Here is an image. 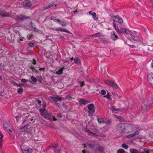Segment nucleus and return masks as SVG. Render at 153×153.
<instances>
[{"instance_id":"f257e3e1","label":"nucleus","mask_w":153,"mask_h":153,"mask_svg":"<svg viewBox=\"0 0 153 153\" xmlns=\"http://www.w3.org/2000/svg\"><path fill=\"white\" fill-rule=\"evenodd\" d=\"M153 103V100L152 98H149L145 99L143 102V104L147 107H149Z\"/></svg>"},{"instance_id":"f03ea898","label":"nucleus","mask_w":153,"mask_h":153,"mask_svg":"<svg viewBox=\"0 0 153 153\" xmlns=\"http://www.w3.org/2000/svg\"><path fill=\"white\" fill-rule=\"evenodd\" d=\"M117 130L120 132H126V127L125 126V125L123 124L119 123L117 126L116 127Z\"/></svg>"},{"instance_id":"7ed1b4c3","label":"nucleus","mask_w":153,"mask_h":153,"mask_svg":"<svg viewBox=\"0 0 153 153\" xmlns=\"http://www.w3.org/2000/svg\"><path fill=\"white\" fill-rule=\"evenodd\" d=\"M94 107V105L93 104H89L88 105V108L89 109L88 113L89 116H92L95 111Z\"/></svg>"},{"instance_id":"20e7f679","label":"nucleus","mask_w":153,"mask_h":153,"mask_svg":"<svg viewBox=\"0 0 153 153\" xmlns=\"http://www.w3.org/2000/svg\"><path fill=\"white\" fill-rule=\"evenodd\" d=\"M104 82L106 85L112 87L114 89H117L118 88V86L117 84L113 82L105 80Z\"/></svg>"},{"instance_id":"39448f33","label":"nucleus","mask_w":153,"mask_h":153,"mask_svg":"<svg viewBox=\"0 0 153 153\" xmlns=\"http://www.w3.org/2000/svg\"><path fill=\"white\" fill-rule=\"evenodd\" d=\"M27 19H30V18L29 16L22 15V14L16 15V21H22Z\"/></svg>"},{"instance_id":"423d86ee","label":"nucleus","mask_w":153,"mask_h":153,"mask_svg":"<svg viewBox=\"0 0 153 153\" xmlns=\"http://www.w3.org/2000/svg\"><path fill=\"white\" fill-rule=\"evenodd\" d=\"M43 117L45 119L48 120H53V121H56L57 120V119L55 117V116H53L51 113H47L45 115H43Z\"/></svg>"},{"instance_id":"0eeeda50","label":"nucleus","mask_w":153,"mask_h":153,"mask_svg":"<svg viewBox=\"0 0 153 153\" xmlns=\"http://www.w3.org/2000/svg\"><path fill=\"white\" fill-rule=\"evenodd\" d=\"M32 128L30 127L28 124H27L21 128L20 130L22 132L27 131H31Z\"/></svg>"},{"instance_id":"6e6552de","label":"nucleus","mask_w":153,"mask_h":153,"mask_svg":"<svg viewBox=\"0 0 153 153\" xmlns=\"http://www.w3.org/2000/svg\"><path fill=\"white\" fill-rule=\"evenodd\" d=\"M0 15L2 17H11L13 16L12 15L9 13H7L4 10H2L0 9Z\"/></svg>"},{"instance_id":"1a4fd4ad","label":"nucleus","mask_w":153,"mask_h":153,"mask_svg":"<svg viewBox=\"0 0 153 153\" xmlns=\"http://www.w3.org/2000/svg\"><path fill=\"white\" fill-rule=\"evenodd\" d=\"M114 22H116L119 23L121 24L123 22V20L122 18L118 16H114L112 17Z\"/></svg>"},{"instance_id":"9d476101","label":"nucleus","mask_w":153,"mask_h":153,"mask_svg":"<svg viewBox=\"0 0 153 153\" xmlns=\"http://www.w3.org/2000/svg\"><path fill=\"white\" fill-rule=\"evenodd\" d=\"M30 131L25 132L23 134L24 137L29 140H32L33 139V136L32 134L29 132Z\"/></svg>"},{"instance_id":"9b49d317","label":"nucleus","mask_w":153,"mask_h":153,"mask_svg":"<svg viewBox=\"0 0 153 153\" xmlns=\"http://www.w3.org/2000/svg\"><path fill=\"white\" fill-rule=\"evenodd\" d=\"M147 80L149 84L151 85L153 84V73H150L147 76Z\"/></svg>"},{"instance_id":"f8f14e48","label":"nucleus","mask_w":153,"mask_h":153,"mask_svg":"<svg viewBox=\"0 0 153 153\" xmlns=\"http://www.w3.org/2000/svg\"><path fill=\"white\" fill-rule=\"evenodd\" d=\"M3 127L4 130L7 131V133H10L12 132L11 130L10 129V127L7 123L4 124Z\"/></svg>"},{"instance_id":"ddd939ff","label":"nucleus","mask_w":153,"mask_h":153,"mask_svg":"<svg viewBox=\"0 0 153 153\" xmlns=\"http://www.w3.org/2000/svg\"><path fill=\"white\" fill-rule=\"evenodd\" d=\"M86 144H87L88 146L91 149L95 151V148L94 146L96 145V143L94 142H89L87 143Z\"/></svg>"},{"instance_id":"4468645a","label":"nucleus","mask_w":153,"mask_h":153,"mask_svg":"<svg viewBox=\"0 0 153 153\" xmlns=\"http://www.w3.org/2000/svg\"><path fill=\"white\" fill-rule=\"evenodd\" d=\"M51 99L54 102H56L58 101H61L62 100V98L59 96L56 97L51 96Z\"/></svg>"},{"instance_id":"2eb2a0df","label":"nucleus","mask_w":153,"mask_h":153,"mask_svg":"<svg viewBox=\"0 0 153 153\" xmlns=\"http://www.w3.org/2000/svg\"><path fill=\"white\" fill-rule=\"evenodd\" d=\"M68 65L66 67H65V65L61 68L60 69H59L58 71H56L55 74L57 75H60L62 74L63 73V71L66 69L67 68Z\"/></svg>"},{"instance_id":"dca6fc26","label":"nucleus","mask_w":153,"mask_h":153,"mask_svg":"<svg viewBox=\"0 0 153 153\" xmlns=\"http://www.w3.org/2000/svg\"><path fill=\"white\" fill-rule=\"evenodd\" d=\"M104 148L101 146H97V149H95V151H98L99 152H103L104 151Z\"/></svg>"},{"instance_id":"f3484780","label":"nucleus","mask_w":153,"mask_h":153,"mask_svg":"<svg viewBox=\"0 0 153 153\" xmlns=\"http://www.w3.org/2000/svg\"><path fill=\"white\" fill-rule=\"evenodd\" d=\"M111 39L114 41L118 39V36L114 32H112L111 33Z\"/></svg>"},{"instance_id":"a211bd4d","label":"nucleus","mask_w":153,"mask_h":153,"mask_svg":"<svg viewBox=\"0 0 153 153\" xmlns=\"http://www.w3.org/2000/svg\"><path fill=\"white\" fill-rule=\"evenodd\" d=\"M26 1L25 2H24V3H25V4H24L26 7H30L32 5V3L31 1H30L29 0H25Z\"/></svg>"},{"instance_id":"6ab92c4d","label":"nucleus","mask_w":153,"mask_h":153,"mask_svg":"<svg viewBox=\"0 0 153 153\" xmlns=\"http://www.w3.org/2000/svg\"><path fill=\"white\" fill-rule=\"evenodd\" d=\"M39 111L43 117V115H45V114H46L48 113V111L45 108L40 109Z\"/></svg>"},{"instance_id":"aec40b11","label":"nucleus","mask_w":153,"mask_h":153,"mask_svg":"<svg viewBox=\"0 0 153 153\" xmlns=\"http://www.w3.org/2000/svg\"><path fill=\"white\" fill-rule=\"evenodd\" d=\"M55 30L56 31H61L67 32L68 33H70V31L66 29H62L61 28H56Z\"/></svg>"},{"instance_id":"412c9836","label":"nucleus","mask_w":153,"mask_h":153,"mask_svg":"<svg viewBox=\"0 0 153 153\" xmlns=\"http://www.w3.org/2000/svg\"><path fill=\"white\" fill-rule=\"evenodd\" d=\"M21 150L23 153H31L32 152L31 149H22Z\"/></svg>"},{"instance_id":"4be33fe9","label":"nucleus","mask_w":153,"mask_h":153,"mask_svg":"<svg viewBox=\"0 0 153 153\" xmlns=\"http://www.w3.org/2000/svg\"><path fill=\"white\" fill-rule=\"evenodd\" d=\"M51 19L53 20L54 22L59 23H61V21L59 19L56 18V17H53L51 18Z\"/></svg>"},{"instance_id":"5701e85b","label":"nucleus","mask_w":153,"mask_h":153,"mask_svg":"<svg viewBox=\"0 0 153 153\" xmlns=\"http://www.w3.org/2000/svg\"><path fill=\"white\" fill-rule=\"evenodd\" d=\"M130 153H144V152H140L137 150L136 149H130Z\"/></svg>"},{"instance_id":"b1692460","label":"nucleus","mask_w":153,"mask_h":153,"mask_svg":"<svg viewBox=\"0 0 153 153\" xmlns=\"http://www.w3.org/2000/svg\"><path fill=\"white\" fill-rule=\"evenodd\" d=\"M79 103L81 104H82L85 105L86 104H87L89 103V102L83 99H80L79 100Z\"/></svg>"},{"instance_id":"393cba45","label":"nucleus","mask_w":153,"mask_h":153,"mask_svg":"<svg viewBox=\"0 0 153 153\" xmlns=\"http://www.w3.org/2000/svg\"><path fill=\"white\" fill-rule=\"evenodd\" d=\"M130 35L132 37V38L135 41H137L139 40V39L138 37L137 36H135L134 35L132 34H130Z\"/></svg>"},{"instance_id":"a878e982","label":"nucleus","mask_w":153,"mask_h":153,"mask_svg":"<svg viewBox=\"0 0 153 153\" xmlns=\"http://www.w3.org/2000/svg\"><path fill=\"white\" fill-rule=\"evenodd\" d=\"M97 121L99 124L101 123H106L104 120V119L102 118H98L97 119Z\"/></svg>"},{"instance_id":"bb28decb","label":"nucleus","mask_w":153,"mask_h":153,"mask_svg":"<svg viewBox=\"0 0 153 153\" xmlns=\"http://www.w3.org/2000/svg\"><path fill=\"white\" fill-rule=\"evenodd\" d=\"M102 42L105 44H108L110 43L108 40L107 39H103L101 40Z\"/></svg>"},{"instance_id":"cd10ccee","label":"nucleus","mask_w":153,"mask_h":153,"mask_svg":"<svg viewBox=\"0 0 153 153\" xmlns=\"http://www.w3.org/2000/svg\"><path fill=\"white\" fill-rule=\"evenodd\" d=\"M33 36V35L32 34V33L28 34L27 36V38L28 40H30L32 39Z\"/></svg>"},{"instance_id":"c85d7f7f","label":"nucleus","mask_w":153,"mask_h":153,"mask_svg":"<svg viewBox=\"0 0 153 153\" xmlns=\"http://www.w3.org/2000/svg\"><path fill=\"white\" fill-rule=\"evenodd\" d=\"M110 108L113 112L120 111V109L119 108L116 109L113 106H111Z\"/></svg>"},{"instance_id":"c756f323","label":"nucleus","mask_w":153,"mask_h":153,"mask_svg":"<svg viewBox=\"0 0 153 153\" xmlns=\"http://www.w3.org/2000/svg\"><path fill=\"white\" fill-rule=\"evenodd\" d=\"M74 62L76 63L79 64L81 62L79 59L78 58H75L74 59Z\"/></svg>"},{"instance_id":"7c9ffc66","label":"nucleus","mask_w":153,"mask_h":153,"mask_svg":"<svg viewBox=\"0 0 153 153\" xmlns=\"http://www.w3.org/2000/svg\"><path fill=\"white\" fill-rule=\"evenodd\" d=\"M91 15L93 16V18L95 20H98V18L96 16V13L94 12L92 14H91Z\"/></svg>"},{"instance_id":"2f4dec72","label":"nucleus","mask_w":153,"mask_h":153,"mask_svg":"<svg viewBox=\"0 0 153 153\" xmlns=\"http://www.w3.org/2000/svg\"><path fill=\"white\" fill-rule=\"evenodd\" d=\"M16 121L17 122H20V119H23V117H19V116H17L16 117Z\"/></svg>"},{"instance_id":"473e14b6","label":"nucleus","mask_w":153,"mask_h":153,"mask_svg":"<svg viewBox=\"0 0 153 153\" xmlns=\"http://www.w3.org/2000/svg\"><path fill=\"white\" fill-rule=\"evenodd\" d=\"M125 151L122 149H119L117 151V153H124Z\"/></svg>"},{"instance_id":"72a5a7b5","label":"nucleus","mask_w":153,"mask_h":153,"mask_svg":"<svg viewBox=\"0 0 153 153\" xmlns=\"http://www.w3.org/2000/svg\"><path fill=\"white\" fill-rule=\"evenodd\" d=\"M116 118L118 119L120 122H123L124 120V118L122 117L117 116Z\"/></svg>"},{"instance_id":"f704fd0d","label":"nucleus","mask_w":153,"mask_h":153,"mask_svg":"<svg viewBox=\"0 0 153 153\" xmlns=\"http://www.w3.org/2000/svg\"><path fill=\"white\" fill-rule=\"evenodd\" d=\"M101 36V33L100 32H98V33H96V34L92 35L91 36H94L95 37H100Z\"/></svg>"},{"instance_id":"c9c22d12","label":"nucleus","mask_w":153,"mask_h":153,"mask_svg":"<svg viewBox=\"0 0 153 153\" xmlns=\"http://www.w3.org/2000/svg\"><path fill=\"white\" fill-rule=\"evenodd\" d=\"M0 146H1V143L2 141V139L3 137V135L1 134V133L0 132Z\"/></svg>"},{"instance_id":"e433bc0d","label":"nucleus","mask_w":153,"mask_h":153,"mask_svg":"<svg viewBox=\"0 0 153 153\" xmlns=\"http://www.w3.org/2000/svg\"><path fill=\"white\" fill-rule=\"evenodd\" d=\"M23 91V89L22 88H20L17 89L18 93L19 94H21Z\"/></svg>"},{"instance_id":"4c0bfd02","label":"nucleus","mask_w":153,"mask_h":153,"mask_svg":"<svg viewBox=\"0 0 153 153\" xmlns=\"http://www.w3.org/2000/svg\"><path fill=\"white\" fill-rule=\"evenodd\" d=\"M104 97H105L107 98L108 99H109L111 97V94L109 92H108L107 93V95L104 96Z\"/></svg>"},{"instance_id":"58836bf2","label":"nucleus","mask_w":153,"mask_h":153,"mask_svg":"<svg viewBox=\"0 0 153 153\" xmlns=\"http://www.w3.org/2000/svg\"><path fill=\"white\" fill-rule=\"evenodd\" d=\"M31 79L32 80L33 82H36L37 81V79L34 76H32L31 77Z\"/></svg>"},{"instance_id":"ea45409f","label":"nucleus","mask_w":153,"mask_h":153,"mask_svg":"<svg viewBox=\"0 0 153 153\" xmlns=\"http://www.w3.org/2000/svg\"><path fill=\"white\" fill-rule=\"evenodd\" d=\"M122 146L123 148L126 149H128V145H127L125 143H123L122 145Z\"/></svg>"},{"instance_id":"a19ab883","label":"nucleus","mask_w":153,"mask_h":153,"mask_svg":"<svg viewBox=\"0 0 153 153\" xmlns=\"http://www.w3.org/2000/svg\"><path fill=\"white\" fill-rule=\"evenodd\" d=\"M85 131L89 135H91V132L88 128H86L85 129Z\"/></svg>"},{"instance_id":"79ce46f5","label":"nucleus","mask_w":153,"mask_h":153,"mask_svg":"<svg viewBox=\"0 0 153 153\" xmlns=\"http://www.w3.org/2000/svg\"><path fill=\"white\" fill-rule=\"evenodd\" d=\"M28 46L31 48H33L35 46L34 43H29L28 44Z\"/></svg>"},{"instance_id":"37998d69","label":"nucleus","mask_w":153,"mask_h":153,"mask_svg":"<svg viewBox=\"0 0 153 153\" xmlns=\"http://www.w3.org/2000/svg\"><path fill=\"white\" fill-rule=\"evenodd\" d=\"M133 137H134V136L133 134H131L127 135V137L130 139L131 138Z\"/></svg>"},{"instance_id":"c03bdc74","label":"nucleus","mask_w":153,"mask_h":153,"mask_svg":"<svg viewBox=\"0 0 153 153\" xmlns=\"http://www.w3.org/2000/svg\"><path fill=\"white\" fill-rule=\"evenodd\" d=\"M36 101L37 102L38 104L40 105H41V101L40 100H39V99H37L36 100Z\"/></svg>"},{"instance_id":"a18cd8bd","label":"nucleus","mask_w":153,"mask_h":153,"mask_svg":"<svg viewBox=\"0 0 153 153\" xmlns=\"http://www.w3.org/2000/svg\"><path fill=\"white\" fill-rule=\"evenodd\" d=\"M0 69L4 70V66L3 64H1L0 65Z\"/></svg>"},{"instance_id":"49530a36","label":"nucleus","mask_w":153,"mask_h":153,"mask_svg":"<svg viewBox=\"0 0 153 153\" xmlns=\"http://www.w3.org/2000/svg\"><path fill=\"white\" fill-rule=\"evenodd\" d=\"M30 28H33L34 29H36V32H37L38 30L37 28H36V26L35 25H34V26H33V25H30Z\"/></svg>"},{"instance_id":"de8ad7c7","label":"nucleus","mask_w":153,"mask_h":153,"mask_svg":"<svg viewBox=\"0 0 153 153\" xmlns=\"http://www.w3.org/2000/svg\"><path fill=\"white\" fill-rule=\"evenodd\" d=\"M126 29L125 28H121L120 29L121 33H124L125 31H126Z\"/></svg>"},{"instance_id":"09e8293b","label":"nucleus","mask_w":153,"mask_h":153,"mask_svg":"<svg viewBox=\"0 0 153 153\" xmlns=\"http://www.w3.org/2000/svg\"><path fill=\"white\" fill-rule=\"evenodd\" d=\"M101 94L103 95H105L106 94V91L104 89L101 90Z\"/></svg>"},{"instance_id":"8fccbe9b","label":"nucleus","mask_w":153,"mask_h":153,"mask_svg":"<svg viewBox=\"0 0 153 153\" xmlns=\"http://www.w3.org/2000/svg\"><path fill=\"white\" fill-rule=\"evenodd\" d=\"M21 82L24 83L27 82H28V80L25 79H22L21 80Z\"/></svg>"},{"instance_id":"3c124183","label":"nucleus","mask_w":153,"mask_h":153,"mask_svg":"<svg viewBox=\"0 0 153 153\" xmlns=\"http://www.w3.org/2000/svg\"><path fill=\"white\" fill-rule=\"evenodd\" d=\"M60 24L62 25L63 26H64L66 25V24L65 22H63L61 21V23H60Z\"/></svg>"},{"instance_id":"603ef678","label":"nucleus","mask_w":153,"mask_h":153,"mask_svg":"<svg viewBox=\"0 0 153 153\" xmlns=\"http://www.w3.org/2000/svg\"><path fill=\"white\" fill-rule=\"evenodd\" d=\"M116 30L117 32L118 33V34H121L120 30L118 28L117 29H116Z\"/></svg>"},{"instance_id":"864d4df0","label":"nucleus","mask_w":153,"mask_h":153,"mask_svg":"<svg viewBox=\"0 0 153 153\" xmlns=\"http://www.w3.org/2000/svg\"><path fill=\"white\" fill-rule=\"evenodd\" d=\"M116 30L117 32L118 33V34H121L120 30L118 28L117 29H116Z\"/></svg>"},{"instance_id":"5fc2aeb1","label":"nucleus","mask_w":153,"mask_h":153,"mask_svg":"<svg viewBox=\"0 0 153 153\" xmlns=\"http://www.w3.org/2000/svg\"><path fill=\"white\" fill-rule=\"evenodd\" d=\"M130 32V31L129 30L127 29H126V31H125L124 33H126V34H128L129 33V32Z\"/></svg>"},{"instance_id":"6e6d98bb","label":"nucleus","mask_w":153,"mask_h":153,"mask_svg":"<svg viewBox=\"0 0 153 153\" xmlns=\"http://www.w3.org/2000/svg\"><path fill=\"white\" fill-rule=\"evenodd\" d=\"M139 132L138 131H136L135 133L133 134L134 136L139 134Z\"/></svg>"},{"instance_id":"4d7b16f0","label":"nucleus","mask_w":153,"mask_h":153,"mask_svg":"<svg viewBox=\"0 0 153 153\" xmlns=\"http://www.w3.org/2000/svg\"><path fill=\"white\" fill-rule=\"evenodd\" d=\"M113 25L114 27V28L115 30L116 29L118 28L116 27V23H115V22H114L113 23Z\"/></svg>"},{"instance_id":"13d9d810","label":"nucleus","mask_w":153,"mask_h":153,"mask_svg":"<svg viewBox=\"0 0 153 153\" xmlns=\"http://www.w3.org/2000/svg\"><path fill=\"white\" fill-rule=\"evenodd\" d=\"M128 45L132 48H134L136 47L135 46L133 45Z\"/></svg>"},{"instance_id":"bf43d9fd","label":"nucleus","mask_w":153,"mask_h":153,"mask_svg":"<svg viewBox=\"0 0 153 153\" xmlns=\"http://www.w3.org/2000/svg\"><path fill=\"white\" fill-rule=\"evenodd\" d=\"M57 117L59 118H61L62 117V115L61 114H59L57 115Z\"/></svg>"},{"instance_id":"052dcab7","label":"nucleus","mask_w":153,"mask_h":153,"mask_svg":"<svg viewBox=\"0 0 153 153\" xmlns=\"http://www.w3.org/2000/svg\"><path fill=\"white\" fill-rule=\"evenodd\" d=\"M54 5V4L53 3V4H50L48 6V7L50 8L52 7Z\"/></svg>"},{"instance_id":"680f3d73","label":"nucleus","mask_w":153,"mask_h":153,"mask_svg":"<svg viewBox=\"0 0 153 153\" xmlns=\"http://www.w3.org/2000/svg\"><path fill=\"white\" fill-rule=\"evenodd\" d=\"M49 8L48 7V6H47L46 7H43L42 9V10H46L47 9H48Z\"/></svg>"},{"instance_id":"e2e57ef3","label":"nucleus","mask_w":153,"mask_h":153,"mask_svg":"<svg viewBox=\"0 0 153 153\" xmlns=\"http://www.w3.org/2000/svg\"><path fill=\"white\" fill-rule=\"evenodd\" d=\"M57 146L58 145L57 144H53V147L55 149L57 147Z\"/></svg>"},{"instance_id":"0e129e2a","label":"nucleus","mask_w":153,"mask_h":153,"mask_svg":"<svg viewBox=\"0 0 153 153\" xmlns=\"http://www.w3.org/2000/svg\"><path fill=\"white\" fill-rule=\"evenodd\" d=\"M33 65H35L36 64V60L34 59H33Z\"/></svg>"},{"instance_id":"69168bd1","label":"nucleus","mask_w":153,"mask_h":153,"mask_svg":"<svg viewBox=\"0 0 153 153\" xmlns=\"http://www.w3.org/2000/svg\"><path fill=\"white\" fill-rule=\"evenodd\" d=\"M84 85H85V84L84 82H81L80 83V87H82Z\"/></svg>"},{"instance_id":"338daca9","label":"nucleus","mask_w":153,"mask_h":153,"mask_svg":"<svg viewBox=\"0 0 153 153\" xmlns=\"http://www.w3.org/2000/svg\"><path fill=\"white\" fill-rule=\"evenodd\" d=\"M30 69H32L33 70V71L34 70H35V68L33 66H31L30 68Z\"/></svg>"},{"instance_id":"774afa93","label":"nucleus","mask_w":153,"mask_h":153,"mask_svg":"<svg viewBox=\"0 0 153 153\" xmlns=\"http://www.w3.org/2000/svg\"><path fill=\"white\" fill-rule=\"evenodd\" d=\"M82 153H88V152L86 151L85 150H83L82 151Z\"/></svg>"}]
</instances>
